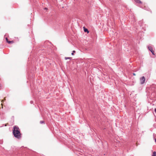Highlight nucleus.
Here are the masks:
<instances>
[{"instance_id": "10", "label": "nucleus", "mask_w": 156, "mask_h": 156, "mask_svg": "<svg viewBox=\"0 0 156 156\" xmlns=\"http://www.w3.org/2000/svg\"><path fill=\"white\" fill-rule=\"evenodd\" d=\"M40 123H44V121H40Z\"/></svg>"}, {"instance_id": "6", "label": "nucleus", "mask_w": 156, "mask_h": 156, "mask_svg": "<svg viewBox=\"0 0 156 156\" xmlns=\"http://www.w3.org/2000/svg\"><path fill=\"white\" fill-rule=\"evenodd\" d=\"M83 29H84V31L85 32H87L88 33H89V31L85 27H83Z\"/></svg>"}, {"instance_id": "1", "label": "nucleus", "mask_w": 156, "mask_h": 156, "mask_svg": "<svg viewBox=\"0 0 156 156\" xmlns=\"http://www.w3.org/2000/svg\"><path fill=\"white\" fill-rule=\"evenodd\" d=\"M13 133L15 137L18 139H20L21 138V135L20 131V129L18 126H14L13 127Z\"/></svg>"}, {"instance_id": "3", "label": "nucleus", "mask_w": 156, "mask_h": 156, "mask_svg": "<svg viewBox=\"0 0 156 156\" xmlns=\"http://www.w3.org/2000/svg\"><path fill=\"white\" fill-rule=\"evenodd\" d=\"M148 48L149 50L152 52V54L153 55H155L154 51L153 50L151 46H148Z\"/></svg>"}, {"instance_id": "7", "label": "nucleus", "mask_w": 156, "mask_h": 156, "mask_svg": "<svg viewBox=\"0 0 156 156\" xmlns=\"http://www.w3.org/2000/svg\"><path fill=\"white\" fill-rule=\"evenodd\" d=\"M152 156H156V152L155 151H154L153 153V155Z\"/></svg>"}, {"instance_id": "11", "label": "nucleus", "mask_w": 156, "mask_h": 156, "mask_svg": "<svg viewBox=\"0 0 156 156\" xmlns=\"http://www.w3.org/2000/svg\"><path fill=\"white\" fill-rule=\"evenodd\" d=\"M44 9L45 10H47L48 9V8H45Z\"/></svg>"}, {"instance_id": "8", "label": "nucleus", "mask_w": 156, "mask_h": 156, "mask_svg": "<svg viewBox=\"0 0 156 156\" xmlns=\"http://www.w3.org/2000/svg\"><path fill=\"white\" fill-rule=\"evenodd\" d=\"M71 58H71V57H66L65 58V59L66 60H67V59H71Z\"/></svg>"}, {"instance_id": "15", "label": "nucleus", "mask_w": 156, "mask_h": 156, "mask_svg": "<svg viewBox=\"0 0 156 156\" xmlns=\"http://www.w3.org/2000/svg\"><path fill=\"white\" fill-rule=\"evenodd\" d=\"M136 146H137V143H136Z\"/></svg>"}, {"instance_id": "12", "label": "nucleus", "mask_w": 156, "mask_h": 156, "mask_svg": "<svg viewBox=\"0 0 156 156\" xmlns=\"http://www.w3.org/2000/svg\"><path fill=\"white\" fill-rule=\"evenodd\" d=\"M133 74L134 76H135L136 75V74H135V73H133Z\"/></svg>"}, {"instance_id": "2", "label": "nucleus", "mask_w": 156, "mask_h": 156, "mask_svg": "<svg viewBox=\"0 0 156 156\" xmlns=\"http://www.w3.org/2000/svg\"><path fill=\"white\" fill-rule=\"evenodd\" d=\"M145 80V78L144 76H143L141 78H140V82L141 84H142L144 83Z\"/></svg>"}, {"instance_id": "9", "label": "nucleus", "mask_w": 156, "mask_h": 156, "mask_svg": "<svg viewBox=\"0 0 156 156\" xmlns=\"http://www.w3.org/2000/svg\"><path fill=\"white\" fill-rule=\"evenodd\" d=\"M75 51H73V52L71 53V55H74V53H75Z\"/></svg>"}, {"instance_id": "14", "label": "nucleus", "mask_w": 156, "mask_h": 156, "mask_svg": "<svg viewBox=\"0 0 156 156\" xmlns=\"http://www.w3.org/2000/svg\"><path fill=\"white\" fill-rule=\"evenodd\" d=\"M8 123L5 124V126H7V125H8Z\"/></svg>"}, {"instance_id": "4", "label": "nucleus", "mask_w": 156, "mask_h": 156, "mask_svg": "<svg viewBox=\"0 0 156 156\" xmlns=\"http://www.w3.org/2000/svg\"><path fill=\"white\" fill-rule=\"evenodd\" d=\"M6 40L7 42L9 44L13 43L14 42L13 41H9L8 39L7 38H6Z\"/></svg>"}, {"instance_id": "5", "label": "nucleus", "mask_w": 156, "mask_h": 156, "mask_svg": "<svg viewBox=\"0 0 156 156\" xmlns=\"http://www.w3.org/2000/svg\"><path fill=\"white\" fill-rule=\"evenodd\" d=\"M135 1L139 4H141L142 2L140 0H134Z\"/></svg>"}, {"instance_id": "13", "label": "nucleus", "mask_w": 156, "mask_h": 156, "mask_svg": "<svg viewBox=\"0 0 156 156\" xmlns=\"http://www.w3.org/2000/svg\"><path fill=\"white\" fill-rule=\"evenodd\" d=\"M154 111H155V112H156V108L155 109Z\"/></svg>"}]
</instances>
